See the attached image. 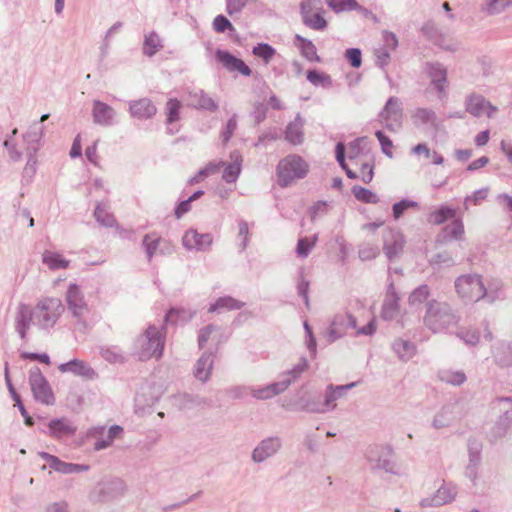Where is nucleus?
<instances>
[{"mask_svg": "<svg viewBox=\"0 0 512 512\" xmlns=\"http://www.w3.org/2000/svg\"><path fill=\"white\" fill-rule=\"evenodd\" d=\"M459 322V314L447 302L432 299L426 303L423 323L431 332L447 333Z\"/></svg>", "mask_w": 512, "mask_h": 512, "instance_id": "nucleus-1", "label": "nucleus"}, {"mask_svg": "<svg viewBox=\"0 0 512 512\" xmlns=\"http://www.w3.org/2000/svg\"><path fill=\"white\" fill-rule=\"evenodd\" d=\"M165 345V334L155 325H149L140 334L132 345V355L140 361L151 358L160 359L163 355Z\"/></svg>", "mask_w": 512, "mask_h": 512, "instance_id": "nucleus-2", "label": "nucleus"}, {"mask_svg": "<svg viewBox=\"0 0 512 512\" xmlns=\"http://www.w3.org/2000/svg\"><path fill=\"white\" fill-rule=\"evenodd\" d=\"M63 311L64 306L59 298H44L34 307V325L42 330L50 329L56 324Z\"/></svg>", "mask_w": 512, "mask_h": 512, "instance_id": "nucleus-3", "label": "nucleus"}, {"mask_svg": "<svg viewBox=\"0 0 512 512\" xmlns=\"http://www.w3.org/2000/svg\"><path fill=\"white\" fill-rule=\"evenodd\" d=\"M308 170L309 166L303 158L298 155H288L278 163V183L281 187H287L293 181L304 178Z\"/></svg>", "mask_w": 512, "mask_h": 512, "instance_id": "nucleus-4", "label": "nucleus"}, {"mask_svg": "<svg viewBox=\"0 0 512 512\" xmlns=\"http://www.w3.org/2000/svg\"><path fill=\"white\" fill-rule=\"evenodd\" d=\"M454 285L458 296L465 302H477L486 296V288L478 274L461 275Z\"/></svg>", "mask_w": 512, "mask_h": 512, "instance_id": "nucleus-5", "label": "nucleus"}, {"mask_svg": "<svg viewBox=\"0 0 512 512\" xmlns=\"http://www.w3.org/2000/svg\"><path fill=\"white\" fill-rule=\"evenodd\" d=\"M66 302L69 311L77 320L81 329H86V316L89 313V307L84 299L82 292L76 284H70L66 293Z\"/></svg>", "mask_w": 512, "mask_h": 512, "instance_id": "nucleus-6", "label": "nucleus"}, {"mask_svg": "<svg viewBox=\"0 0 512 512\" xmlns=\"http://www.w3.org/2000/svg\"><path fill=\"white\" fill-rule=\"evenodd\" d=\"M300 9L303 23L306 26L314 30H324L327 27L321 0H304L301 2Z\"/></svg>", "mask_w": 512, "mask_h": 512, "instance_id": "nucleus-7", "label": "nucleus"}, {"mask_svg": "<svg viewBox=\"0 0 512 512\" xmlns=\"http://www.w3.org/2000/svg\"><path fill=\"white\" fill-rule=\"evenodd\" d=\"M126 490L125 482L120 478H114L99 483L89 497L94 502H106L124 495Z\"/></svg>", "mask_w": 512, "mask_h": 512, "instance_id": "nucleus-8", "label": "nucleus"}, {"mask_svg": "<svg viewBox=\"0 0 512 512\" xmlns=\"http://www.w3.org/2000/svg\"><path fill=\"white\" fill-rule=\"evenodd\" d=\"M379 118L384 121L388 130H398L403 120V108L400 99L395 96L390 97L380 111Z\"/></svg>", "mask_w": 512, "mask_h": 512, "instance_id": "nucleus-9", "label": "nucleus"}, {"mask_svg": "<svg viewBox=\"0 0 512 512\" xmlns=\"http://www.w3.org/2000/svg\"><path fill=\"white\" fill-rule=\"evenodd\" d=\"M356 327L357 320L351 313L345 312L334 315L326 331L328 342H335L342 338L349 328L355 329Z\"/></svg>", "mask_w": 512, "mask_h": 512, "instance_id": "nucleus-10", "label": "nucleus"}, {"mask_svg": "<svg viewBox=\"0 0 512 512\" xmlns=\"http://www.w3.org/2000/svg\"><path fill=\"white\" fill-rule=\"evenodd\" d=\"M282 439L278 436H270L262 439L252 450L251 460L254 463H263L274 457L282 449Z\"/></svg>", "mask_w": 512, "mask_h": 512, "instance_id": "nucleus-11", "label": "nucleus"}, {"mask_svg": "<svg viewBox=\"0 0 512 512\" xmlns=\"http://www.w3.org/2000/svg\"><path fill=\"white\" fill-rule=\"evenodd\" d=\"M413 125L423 131L437 132L441 123L436 112L431 108L418 107L411 113Z\"/></svg>", "mask_w": 512, "mask_h": 512, "instance_id": "nucleus-12", "label": "nucleus"}, {"mask_svg": "<svg viewBox=\"0 0 512 512\" xmlns=\"http://www.w3.org/2000/svg\"><path fill=\"white\" fill-rule=\"evenodd\" d=\"M457 493L455 485L444 482L433 495L423 498L419 505L422 508L440 507L454 501Z\"/></svg>", "mask_w": 512, "mask_h": 512, "instance_id": "nucleus-13", "label": "nucleus"}, {"mask_svg": "<svg viewBox=\"0 0 512 512\" xmlns=\"http://www.w3.org/2000/svg\"><path fill=\"white\" fill-rule=\"evenodd\" d=\"M38 456L45 461V464L42 465V469L49 467L50 469L62 474L80 473L89 469L88 465L67 463L61 461L58 457L45 452H40Z\"/></svg>", "mask_w": 512, "mask_h": 512, "instance_id": "nucleus-14", "label": "nucleus"}, {"mask_svg": "<svg viewBox=\"0 0 512 512\" xmlns=\"http://www.w3.org/2000/svg\"><path fill=\"white\" fill-rule=\"evenodd\" d=\"M405 239L402 233L393 229L383 231V251L389 260L399 257L403 251Z\"/></svg>", "mask_w": 512, "mask_h": 512, "instance_id": "nucleus-15", "label": "nucleus"}, {"mask_svg": "<svg viewBox=\"0 0 512 512\" xmlns=\"http://www.w3.org/2000/svg\"><path fill=\"white\" fill-rule=\"evenodd\" d=\"M466 111L474 117H481L484 114L492 118L497 112V107L487 101L482 95L470 94L465 101Z\"/></svg>", "mask_w": 512, "mask_h": 512, "instance_id": "nucleus-16", "label": "nucleus"}, {"mask_svg": "<svg viewBox=\"0 0 512 512\" xmlns=\"http://www.w3.org/2000/svg\"><path fill=\"white\" fill-rule=\"evenodd\" d=\"M213 237L210 233H199L195 229H189L182 237V244L187 250L206 252L210 250Z\"/></svg>", "mask_w": 512, "mask_h": 512, "instance_id": "nucleus-17", "label": "nucleus"}, {"mask_svg": "<svg viewBox=\"0 0 512 512\" xmlns=\"http://www.w3.org/2000/svg\"><path fill=\"white\" fill-rule=\"evenodd\" d=\"M424 70L431 80V85H433L438 92L439 98L445 96L447 87L446 67L439 62H427Z\"/></svg>", "mask_w": 512, "mask_h": 512, "instance_id": "nucleus-18", "label": "nucleus"}, {"mask_svg": "<svg viewBox=\"0 0 512 512\" xmlns=\"http://www.w3.org/2000/svg\"><path fill=\"white\" fill-rule=\"evenodd\" d=\"M215 58L230 73L239 72L241 75L246 77H249L252 74V70L242 59L237 58L226 50L218 49L215 52Z\"/></svg>", "mask_w": 512, "mask_h": 512, "instance_id": "nucleus-19", "label": "nucleus"}, {"mask_svg": "<svg viewBox=\"0 0 512 512\" xmlns=\"http://www.w3.org/2000/svg\"><path fill=\"white\" fill-rule=\"evenodd\" d=\"M215 58L230 73L239 72L241 75L246 77H249L252 74V70L242 59L237 58L226 50L218 49L215 52Z\"/></svg>", "mask_w": 512, "mask_h": 512, "instance_id": "nucleus-20", "label": "nucleus"}, {"mask_svg": "<svg viewBox=\"0 0 512 512\" xmlns=\"http://www.w3.org/2000/svg\"><path fill=\"white\" fill-rule=\"evenodd\" d=\"M34 400L47 406L55 404L54 392L47 379L38 369L37 371L34 370Z\"/></svg>", "mask_w": 512, "mask_h": 512, "instance_id": "nucleus-21", "label": "nucleus"}, {"mask_svg": "<svg viewBox=\"0 0 512 512\" xmlns=\"http://www.w3.org/2000/svg\"><path fill=\"white\" fill-rule=\"evenodd\" d=\"M391 454V450L382 446L373 445L369 446L366 450V458L370 462H375L376 467L385 470L386 472L396 474L395 464L386 456Z\"/></svg>", "mask_w": 512, "mask_h": 512, "instance_id": "nucleus-22", "label": "nucleus"}, {"mask_svg": "<svg viewBox=\"0 0 512 512\" xmlns=\"http://www.w3.org/2000/svg\"><path fill=\"white\" fill-rule=\"evenodd\" d=\"M59 370L62 373L69 372L88 380H93L98 377L97 372L88 363L80 359H72L66 363L60 364Z\"/></svg>", "mask_w": 512, "mask_h": 512, "instance_id": "nucleus-23", "label": "nucleus"}, {"mask_svg": "<svg viewBox=\"0 0 512 512\" xmlns=\"http://www.w3.org/2000/svg\"><path fill=\"white\" fill-rule=\"evenodd\" d=\"M76 430L77 428L73 422L68 418L63 417L59 419H52L47 424V430H44V432L54 438L62 439L73 436Z\"/></svg>", "mask_w": 512, "mask_h": 512, "instance_id": "nucleus-24", "label": "nucleus"}, {"mask_svg": "<svg viewBox=\"0 0 512 512\" xmlns=\"http://www.w3.org/2000/svg\"><path fill=\"white\" fill-rule=\"evenodd\" d=\"M357 382H351L346 385L329 384L324 393V405L327 412L333 411L337 407V400L344 397L352 388L356 387Z\"/></svg>", "mask_w": 512, "mask_h": 512, "instance_id": "nucleus-25", "label": "nucleus"}, {"mask_svg": "<svg viewBox=\"0 0 512 512\" xmlns=\"http://www.w3.org/2000/svg\"><path fill=\"white\" fill-rule=\"evenodd\" d=\"M93 121L95 124L110 126L114 123L115 110L108 104L94 100L92 109Z\"/></svg>", "mask_w": 512, "mask_h": 512, "instance_id": "nucleus-26", "label": "nucleus"}, {"mask_svg": "<svg viewBox=\"0 0 512 512\" xmlns=\"http://www.w3.org/2000/svg\"><path fill=\"white\" fill-rule=\"evenodd\" d=\"M95 433L99 434L100 437L94 443V449L100 451L110 447L114 440L123 433V428L119 425H112L105 432L104 427L95 428Z\"/></svg>", "mask_w": 512, "mask_h": 512, "instance_id": "nucleus-27", "label": "nucleus"}, {"mask_svg": "<svg viewBox=\"0 0 512 512\" xmlns=\"http://www.w3.org/2000/svg\"><path fill=\"white\" fill-rule=\"evenodd\" d=\"M129 111L131 116L135 118L149 119L156 114L157 108L150 99L141 98L130 102Z\"/></svg>", "mask_w": 512, "mask_h": 512, "instance_id": "nucleus-28", "label": "nucleus"}, {"mask_svg": "<svg viewBox=\"0 0 512 512\" xmlns=\"http://www.w3.org/2000/svg\"><path fill=\"white\" fill-rule=\"evenodd\" d=\"M188 105L207 111H216L218 109L217 103L201 89L189 91Z\"/></svg>", "mask_w": 512, "mask_h": 512, "instance_id": "nucleus-29", "label": "nucleus"}, {"mask_svg": "<svg viewBox=\"0 0 512 512\" xmlns=\"http://www.w3.org/2000/svg\"><path fill=\"white\" fill-rule=\"evenodd\" d=\"M457 405H444L434 416L432 426L435 429L449 427L457 419Z\"/></svg>", "mask_w": 512, "mask_h": 512, "instance_id": "nucleus-30", "label": "nucleus"}, {"mask_svg": "<svg viewBox=\"0 0 512 512\" xmlns=\"http://www.w3.org/2000/svg\"><path fill=\"white\" fill-rule=\"evenodd\" d=\"M213 365L214 354L211 351H205L195 364L194 376L201 382H206L211 376Z\"/></svg>", "mask_w": 512, "mask_h": 512, "instance_id": "nucleus-31", "label": "nucleus"}, {"mask_svg": "<svg viewBox=\"0 0 512 512\" xmlns=\"http://www.w3.org/2000/svg\"><path fill=\"white\" fill-rule=\"evenodd\" d=\"M492 355L497 365L501 367L512 366V343L498 341L492 346Z\"/></svg>", "mask_w": 512, "mask_h": 512, "instance_id": "nucleus-32", "label": "nucleus"}, {"mask_svg": "<svg viewBox=\"0 0 512 512\" xmlns=\"http://www.w3.org/2000/svg\"><path fill=\"white\" fill-rule=\"evenodd\" d=\"M464 234L463 222L459 219L453 220L446 225L441 233L437 236V242L445 244L451 240H460Z\"/></svg>", "mask_w": 512, "mask_h": 512, "instance_id": "nucleus-33", "label": "nucleus"}, {"mask_svg": "<svg viewBox=\"0 0 512 512\" xmlns=\"http://www.w3.org/2000/svg\"><path fill=\"white\" fill-rule=\"evenodd\" d=\"M390 289L393 290V284L390 285ZM399 314V297L395 291H389L384 299L381 310V317L384 320L390 321L395 319Z\"/></svg>", "mask_w": 512, "mask_h": 512, "instance_id": "nucleus-34", "label": "nucleus"}, {"mask_svg": "<svg viewBox=\"0 0 512 512\" xmlns=\"http://www.w3.org/2000/svg\"><path fill=\"white\" fill-rule=\"evenodd\" d=\"M391 348L399 360L403 362L409 361L415 356L417 352L416 345L413 342L403 338L395 339L391 345Z\"/></svg>", "mask_w": 512, "mask_h": 512, "instance_id": "nucleus-35", "label": "nucleus"}, {"mask_svg": "<svg viewBox=\"0 0 512 512\" xmlns=\"http://www.w3.org/2000/svg\"><path fill=\"white\" fill-rule=\"evenodd\" d=\"M304 119L297 114L294 121L290 122L285 130V139L292 145H300L304 140Z\"/></svg>", "mask_w": 512, "mask_h": 512, "instance_id": "nucleus-36", "label": "nucleus"}, {"mask_svg": "<svg viewBox=\"0 0 512 512\" xmlns=\"http://www.w3.org/2000/svg\"><path fill=\"white\" fill-rule=\"evenodd\" d=\"M230 157L232 162L224 169L222 178L227 183H234L241 172L242 156L238 151H234Z\"/></svg>", "mask_w": 512, "mask_h": 512, "instance_id": "nucleus-37", "label": "nucleus"}, {"mask_svg": "<svg viewBox=\"0 0 512 512\" xmlns=\"http://www.w3.org/2000/svg\"><path fill=\"white\" fill-rule=\"evenodd\" d=\"M298 406L300 411L315 413V414H324L327 413L326 407L324 405V401H320L316 397H301L298 401Z\"/></svg>", "mask_w": 512, "mask_h": 512, "instance_id": "nucleus-38", "label": "nucleus"}, {"mask_svg": "<svg viewBox=\"0 0 512 512\" xmlns=\"http://www.w3.org/2000/svg\"><path fill=\"white\" fill-rule=\"evenodd\" d=\"M244 305V302H241L231 296H224L218 298L216 302L209 307L208 311L210 313H213L220 312L223 310H239L242 307H244Z\"/></svg>", "mask_w": 512, "mask_h": 512, "instance_id": "nucleus-39", "label": "nucleus"}, {"mask_svg": "<svg viewBox=\"0 0 512 512\" xmlns=\"http://www.w3.org/2000/svg\"><path fill=\"white\" fill-rule=\"evenodd\" d=\"M437 376L441 382L453 386H460L467 380L462 370L441 369L438 371Z\"/></svg>", "mask_w": 512, "mask_h": 512, "instance_id": "nucleus-40", "label": "nucleus"}, {"mask_svg": "<svg viewBox=\"0 0 512 512\" xmlns=\"http://www.w3.org/2000/svg\"><path fill=\"white\" fill-rule=\"evenodd\" d=\"M31 319L32 309L30 306L21 305L19 307L18 316L16 318V328L22 338L26 335V331L29 328Z\"/></svg>", "mask_w": 512, "mask_h": 512, "instance_id": "nucleus-41", "label": "nucleus"}, {"mask_svg": "<svg viewBox=\"0 0 512 512\" xmlns=\"http://www.w3.org/2000/svg\"><path fill=\"white\" fill-rule=\"evenodd\" d=\"M43 263L51 270L65 269L69 265V261L56 252L45 251L43 253Z\"/></svg>", "mask_w": 512, "mask_h": 512, "instance_id": "nucleus-42", "label": "nucleus"}, {"mask_svg": "<svg viewBox=\"0 0 512 512\" xmlns=\"http://www.w3.org/2000/svg\"><path fill=\"white\" fill-rule=\"evenodd\" d=\"M163 47L161 39L156 32H150L145 35L144 44H143V53L152 57L155 55L161 48Z\"/></svg>", "mask_w": 512, "mask_h": 512, "instance_id": "nucleus-43", "label": "nucleus"}, {"mask_svg": "<svg viewBox=\"0 0 512 512\" xmlns=\"http://www.w3.org/2000/svg\"><path fill=\"white\" fill-rule=\"evenodd\" d=\"M454 217H455L454 209H452L450 207L442 206L438 210L429 214L428 221L433 224L440 225V224H443L446 220L454 218Z\"/></svg>", "mask_w": 512, "mask_h": 512, "instance_id": "nucleus-44", "label": "nucleus"}, {"mask_svg": "<svg viewBox=\"0 0 512 512\" xmlns=\"http://www.w3.org/2000/svg\"><path fill=\"white\" fill-rule=\"evenodd\" d=\"M352 193L357 200L363 203L376 204L379 202V197L376 193L362 186H354Z\"/></svg>", "mask_w": 512, "mask_h": 512, "instance_id": "nucleus-45", "label": "nucleus"}, {"mask_svg": "<svg viewBox=\"0 0 512 512\" xmlns=\"http://www.w3.org/2000/svg\"><path fill=\"white\" fill-rule=\"evenodd\" d=\"M318 236L315 234L312 237H303L298 240L296 253L298 257L306 258L311 250L316 245Z\"/></svg>", "mask_w": 512, "mask_h": 512, "instance_id": "nucleus-46", "label": "nucleus"}, {"mask_svg": "<svg viewBox=\"0 0 512 512\" xmlns=\"http://www.w3.org/2000/svg\"><path fill=\"white\" fill-rule=\"evenodd\" d=\"M307 80L314 86H321L325 88L332 86V79L330 75L317 70H309L307 72Z\"/></svg>", "mask_w": 512, "mask_h": 512, "instance_id": "nucleus-47", "label": "nucleus"}, {"mask_svg": "<svg viewBox=\"0 0 512 512\" xmlns=\"http://www.w3.org/2000/svg\"><path fill=\"white\" fill-rule=\"evenodd\" d=\"M326 3L336 13L360 9L356 0H326Z\"/></svg>", "mask_w": 512, "mask_h": 512, "instance_id": "nucleus-48", "label": "nucleus"}, {"mask_svg": "<svg viewBox=\"0 0 512 512\" xmlns=\"http://www.w3.org/2000/svg\"><path fill=\"white\" fill-rule=\"evenodd\" d=\"M252 53L261 58L265 64H269L276 54V50L267 43H258L253 47Z\"/></svg>", "mask_w": 512, "mask_h": 512, "instance_id": "nucleus-49", "label": "nucleus"}, {"mask_svg": "<svg viewBox=\"0 0 512 512\" xmlns=\"http://www.w3.org/2000/svg\"><path fill=\"white\" fill-rule=\"evenodd\" d=\"M100 354L106 361L110 363H123L125 361L121 350L116 346L101 347Z\"/></svg>", "mask_w": 512, "mask_h": 512, "instance_id": "nucleus-50", "label": "nucleus"}, {"mask_svg": "<svg viewBox=\"0 0 512 512\" xmlns=\"http://www.w3.org/2000/svg\"><path fill=\"white\" fill-rule=\"evenodd\" d=\"M96 221L104 227H113L116 224L114 216L102 205H97L94 211Z\"/></svg>", "mask_w": 512, "mask_h": 512, "instance_id": "nucleus-51", "label": "nucleus"}, {"mask_svg": "<svg viewBox=\"0 0 512 512\" xmlns=\"http://www.w3.org/2000/svg\"><path fill=\"white\" fill-rule=\"evenodd\" d=\"M161 238L155 234H146L143 238V246L147 255L148 261H151L154 254L156 253Z\"/></svg>", "mask_w": 512, "mask_h": 512, "instance_id": "nucleus-52", "label": "nucleus"}, {"mask_svg": "<svg viewBox=\"0 0 512 512\" xmlns=\"http://www.w3.org/2000/svg\"><path fill=\"white\" fill-rule=\"evenodd\" d=\"M167 109V124L171 125L180 118L181 103L177 99H169L166 104Z\"/></svg>", "mask_w": 512, "mask_h": 512, "instance_id": "nucleus-53", "label": "nucleus"}, {"mask_svg": "<svg viewBox=\"0 0 512 512\" xmlns=\"http://www.w3.org/2000/svg\"><path fill=\"white\" fill-rule=\"evenodd\" d=\"M297 39L301 41V52L302 55L309 61H319L315 45L307 39L297 36Z\"/></svg>", "mask_w": 512, "mask_h": 512, "instance_id": "nucleus-54", "label": "nucleus"}, {"mask_svg": "<svg viewBox=\"0 0 512 512\" xmlns=\"http://www.w3.org/2000/svg\"><path fill=\"white\" fill-rule=\"evenodd\" d=\"M429 295L430 289L428 285H420L411 292L409 296V302L412 305L421 304L428 299Z\"/></svg>", "mask_w": 512, "mask_h": 512, "instance_id": "nucleus-55", "label": "nucleus"}, {"mask_svg": "<svg viewBox=\"0 0 512 512\" xmlns=\"http://www.w3.org/2000/svg\"><path fill=\"white\" fill-rule=\"evenodd\" d=\"M512 3V0H486L484 10L491 15L499 14Z\"/></svg>", "mask_w": 512, "mask_h": 512, "instance_id": "nucleus-56", "label": "nucleus"}, {"mask_svg": "<svg viewBox=\"0 0 512 512\" xmlns=\"http://www.w3.org/2000/svg\"><path fill=\"white\" fill-rule=\"evenodd\" d=\"M430 265L434 268L450 267L454 265V260L448 252H440L431 258Z\"/></svg>", "mask_w": 512, "mask_h": 512, "instance_id": "nucleus-57", "label": "nucleus"}, {"mask_svg": "<svg viewBox=\"0 0 512 512\" xmlns=\"http://www.w3.org/2000/svg\"><path fill=\"white\" fill-rule=\"evenodd\" d=\"M418 207V203L413 200L403 199L397 203H395L392 207L393 211V217L395 219H399L406 210L409 208H416Z\"/></svg>", "mask_w": 512, "mask_h": 512, "instance_id": "nucleus-58", "label": "nucleus"}, {"mask_svg": "<svg viewBox=\"0 0 512 512\" xmlns=\"http://www.w3.org/2000/svg\"><path fill=\"white\" fill-rule=\"evenodd\" d=\"M309 287H310L309 281L304 278V273L301 272L300 276H299V281L297 284V292H298V295L303 298L304 304L307 309H310V301H309V296H308Z\"/></svg>", "mask_w": 512, "mask_h": 512, "instance_id": "nucleus-59", "label": "nucleus"}, {"mask_svg": "<svg viewBox=\"0 0 512 512\" xmlns=\"http://www.w3.org/2000/svg\"><path fill=\"white\" fill-rule=\"evenodd\" d=\"M379 254V249L376 245H372L369 243L363 244L360 246L358 251V256L363 261L372 260L377 257Z\"/></svg>", "mask_w": 512, "mask_h": 512, "instance_id": "nucleus-60", "label": "nucleus"}, {"mask_svg": "<svg viewBox=\"0 0 512 512\" xmlns=\"http://www.w3.org/2000/svg\"><path fill=\"white\" fill-rule=\"evenodd\" d=\"M375 136L377 137L380 145H381V150L382 152L389 158H392L393 157V152H392V146H393V143H392V140L386 136L382 131L378 130L375 132Z\"/></svg>", "mask_w": 512, "mask_h": 512, "instance_id": "nucleus-61", "label": "nucleus"}, {"mask_svg": "<svg viewBox=\"0 0 512 512\" xmlns=\"http://www.w3.org/2000/svg\"><path fill=\"white\" fill-rule=\"evenodd\" d=\"M292 382L293 379L287 377L285 374H282L279 381L270 384L273 397L284 392Z\"/></svg>", "mask_w": 512, "mask_h": 512, "instance_id": "nucleus-62", "label": "nucleus"}, {"mask_svg": "<svg viewBox=\"0 0 512 512\" xmlns=\"http://www.w3.org/2000/svg\"><path fill=\"white\" fill-rule=\"evenodd\" d=\"M345 58L353 68H359L362 64V53L358 48H349L345 51Z\"/></svg>", "mask_w": 512, "mask_h": 512, "instance_id": "nucleus-63", "label": "nucleus"}, {"mask_svg": "<svg viewBox=\"0 0 512 512\" xmlns=\"http://www.w3.org/2000/svg\"><path fill=\"white\" fill-rule=\"evenodd\" d=\"M213 28L218 33H224L226 30H234L231 22L223 15H218L214 18Z\"/></svg>", "mask_w": 512, "mask_h": 512, "instance_id": "nucleus-64", "label": "nucleus"}]
</instances>
